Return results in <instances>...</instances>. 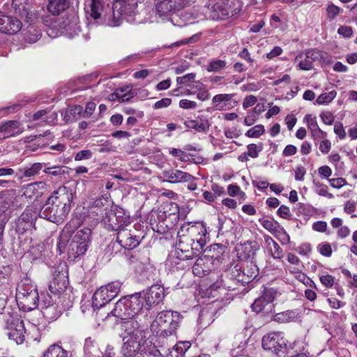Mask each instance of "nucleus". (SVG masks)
Returning a JSON list of instances; mask_svg holds the SVG:
<instances>
[{"instance_id":"nucleus-42","label":"nucleus","mask_w":357,"mask_h":357,"mask_svg":"<svg viewBox=\"0 0 357 357\" xmlns=\"http://www.w3.org/2000/svg\"><path fill=\"white\" fill-rule=\"evenodd\" d=\"M109 210L107 207L91 206L89 210V215L94 220L101 222Z\"/></svg>"},{"instance_id":"nucleus-33","label":"nucleus","mask_w":357,"mask_h":357,"mask_svg":"<svg viewBox=\"0 0 357 357\" xmlns=\"http://www.w3.org/2000/svg\"><path fill=\"white\" fill-rule=\"evenodd\" d=\"M68 7V0H49L47 10L53 15H59Z\"/></svg>"},{"instance_id":"nucleus-47","label":"nucleus","mask_w":357,"mask_h":357,"mask_svg":"<svg viewBox=\"0 0 357 357\" xmlns=\"http://www.w3.org/2000/svg\"><path fill=\"white\" fill-rule=\"evenodd\" d=\"M67 169V167L65 166H53V167H45L43 169V172L47 174V175L52 176H59L61 175H63L67 172L66 169Z\"/></svg>"},{"instance_id":"nucleus-16","label":"nucleus","mask_w":357,"mask_h":357,"mask_svg":"<svg viewBox=\"0 0 357 357\" xmlns=\"http://www.w3.org/2000/svg\"><path fill=\"white\" fill-rule=\"evenodd\" d=\"M47 199L69 213L73 199V195L70 188L63 185L54 190Z\"/></svg>"},{"instance_id":"nucleus-48","label":"nucleus","mask_w":357,"mask_h":357,"mask_svg":"<svg viewBox=\"0 0 357 357\" xmlns=\"http://www.w3.org/2000/svg\"><path fill=\"white\" fill-rule=\"evenodd\" d=\"M336 95L337 92L335 90L322 93L317 97L316 102L319 105L330 103L336 97Z\"/></svg>"},{"instance_id":"nucleus-43","label":"nucleus","mask_w":357,"mask_h":357,"mask_svg":"<svg viewBox=\"0 0 357 357\" xmlns=\"http://www.w3.org/2000/svg\"><path fill=\"white\" fill-rule=\"evenodd\" d=\"M259 222L261 223V225L263 226L264 229L268 230L271 234H275L278 231L280 225L276 220H274L273 219L269 220L260 218L259 220Z\"/></svg>"},{"instance_id":"nucleus-30","label":"nucleus","mask_w":357,"mask_h":357,"mask_svg":"<svg viewBox=\"0 0 357 357\" xmlns=\"http://www.w3.org/2000/svg\"><path fill=\"white\" fill-rule=\"evenodd\" d=\"M141 340H135L133 337H128L124 341L121 352L125 356L132 357L139 349Z\"/></svg>"},{"instance_id":"nucleus-49","label":"nucleus","mask_w":357,"mask_h":357,"mask_svg":"<svg viewBox=\"0 0 357 357\" xmlns=\"http://www.w3.org/2000/svg\"><path fill=\"white\" fill-rule=\"evenodd\" d=\"M326 11L327 18L330 21H332L335 20L341 12H342V9L331 3L327 6Z\"/></svg>"},{"instance_id":"nucleus-58","label":"nucleus","mask_w":357,"mask_h":357,"mask_svg":"<svg viewBox=\"0 0 357 357\" xmlns=\"http://www.w3.org/2000/svg\"><path fill=\"white\" fill-rule=\"evenodd\" d=\"M93 156V153L89 149L82 150L76 153L75 155V161H80L83 160L91 159Z\"/></svg>"},{"instance_id":"nucleus-25","label":"nucleus","mask_w":357,"mask_h":357,"mask_svg":"<svg viewBox=\"0 0 357 357\" xmlns=\"http://www.w3.org/2000/svg\"><path fill=\"white\" fill-rule=\"evenodd\" d=\"M61 33L68 36L69 38H73L80 32L77 17L62 19L58 24Z\"/></svg>"},{"instance_id":"nucleus-39","label":"nucleus","mask_w":357,"mask_h":357,"mask_svg":"<svg viewBox=\"0 0 357 357\" xmlns=\"http://www.w3.org/2000/svg\"><path fill=\"white\" fill-rule=\"evenodd\" d=\"M91 231L89 229L77 230L74 236L73 237L72 240L77 243H82V244L86 245V247L88 248L89 243H91Z\"/></svg>"},{"instance_id":"nucleus-11","label":"nucleus","mask_w":357,"mask_h":357,"mask_svg":"<svg viewBox=\"0 0 357 357\" xmlns=\"http://www.w3.org/2000/svg\"><path fill=\"white\" fill-rule=\"evenodd\" d=\"M121 284L112 282L98 288L93 294L92 305L94 308H100L113 300L119 293Z\"/></svg>"},{"instance_id":"nucleus-14","label":"nucleus","mask_w":357,"mask_h":357,"mask_svg":"<svg viewBox=\"0 0 357 357\" xmlns=\"http://www.w3.org/2000/svg\"><path fill=\"white\" fill-rule=\"evenodd\" d=\"M138 317H132L123 319L122 322V329L124 331L125 335L123 340L128 337H133L135 340H143L146 338V333L148 329V324H139Z\"/></svg>"},{"instance_id":"nucleus-15","label":"nucleus","mask_w":357,"mask_h":357,"mask_svg":"<svg viewBox=\"0 0 357 357\" xmlns=\"http://www.w3.org/2000/svg\"><path fill=\"white\" fill-rule=\"evenodd\" d=\"M177 237V253L179 259L183 260L192 259L202 253L203 249L198 248L195 250V244L192 241L191 242L189 238L178 232Z\"/></svg>"},{"instance_id":"nucleus-2","label":"nucleus","mask_w":357,"mask_h":357,"mask_svg":"<svg viewBox=\"0 0 357 357\" xmlns=\"http://www.w3.org/2000/svg\"><path fill=\"white\" fill-rule=\"evenodd\" d=\"M178 220V205L174 202H168L162 204L157 211L151 214L150 222L155 231L165 234L176 225Z\"/></svg>"},{"instance_id":"nucleus-3","label":"nucleus","mask_w":357,"mask_h":357,"mask_svg":"<svg viewBox=\"0 0 357 357\" xmlns=\"http://www.w3.org/2000/svg\"><path fill=\"white\" fill-rule=\"evenodd\" d=\"M183 318L178 312L162 311L157 314L155 320L151 324L150 329L153 333L158 336L168 337L174 335Z\"/></svg>"},{"instance_id":"nucleus-53","label":"nucleus","mask_w":357,"mask_h":357,"mask_svg":"<svg viewBox=\"0 0 357 357\" xmlns=\"http://www.w3.org/2000/svg\"><path fill=\"white\" fill-rule=\"evenodd\" d=\"M317 250L319 254L325 257H330L332 255L333 250L331 245L328 242H322L317 245Z\"/></svg>"},{"instance_id":"nucleus-20","label":"nucleus","mask_w":357,"mask_h":357,"mask_svg":"<svg viewBox=\"0 0 357 357\" xmlns=\"http://www.w3.org/2000/svg\"><path fill=\"white\" fill-rule=\"evenodd\" d=\"M22 26V22L17 17L0 14V32L15 34Z\"/></svg>"},{"instance_id":"nucleus-46","label":"nucleus","mask_w":357,"mask_h":357,"mask_svg":"<svg viewBox=\"0 0 357 357\" xmlns=\"http://www.w3.org/2000/svg\"><path fill=\"white\" fill-rule=\"evenodd\" d=\"M43 168V164L40 162H36L29 167L24 169L23 174L25 177H32L38 175Z\"/></svg>"},{"instance_id":"nucleus-37","label":"nucleus","mask_w":357,"mask_h":357,"mask_svg":"<svg viewBox=\"0 0 357 357\" xmlns=\"http://www.w3.org/2000/svg\"><path fill=\"white\" fill-rule=\"evenodd\" d=\"M83 114V107L81 105H74L66 110L64 119L67 122H73L81 117Z\"/></svg>"},{"instance_id":"nucleus-63","label":"nucleus","mask_w":357,"mask_h":357,"mask_svg":"<svg viewBox=\"0 0 357 357\" xmlns=\"http://www.w3.org/2000/svg\"><path fill=\"white\" fill-rule=\"evenodd\" d=\"M319 149L323 154H327L331 149V142L329 139L324 138L321 140Z\"/></svg>"},{"instance_id":"nucleus-5","label":"nucleus","mask_w":357,"mask_h":357,"mask_svg":"<svg viewBox=\"0 0 357 357\" xmlns=\"http://www.w3.org/2000/svg\"><path fill=\"white\" fill-rule=\"evenodd\" d=\"M144 303L141 293L125 296L116 303L108 316L112 314L122 321L132 317H138V314L143 308Z\"/></svg>"},{"instance_id":"nucleus-29","label":"nucleus","mask_w":357,"mask_h":357,"mask_svg":"<svg viewBox=\"0 0 357 357\" xmlns=\"http://www.w3.org/2000/svg\"><path fill=\"white\" fill-rule=\"evenodd\" d=\"M101 222L104 224L105 227L110 231H117L118 232L120 229L124 227L119 221V217L116 216V213L111 209L106 213V215Z\"/></svg>"},{"instance_id":"nucleus-57","label":"nucleus","mask_w":357,"mask_h":357,"mask_svg":"<svg viewBox=\"0 0 357 357\" xmlns=\"http://www.w3.org/2000/svg\"><path fill=\"white\" fill-rule=\"evenodd\" d=\"M195 74L193 73H188L182 77H176L177 84H185L188 85L189 83L194 82L195 78Z\"/></svg>"},{"instance_id":"nucleus-19","label":"nucleus","mask_w":357,"mask_h":357,"mask_svg":"<svg viewBox=\"0 0 357 357\" xmlns=\"http://www.w3.org/2000/svg\"><path fill=\"white\" fill-rule=\"evenodd\" d=\"M116 242L125 250L130 251L137 248L141 243L139 236L132 234L125 226L116 233Z\"/></svg>"},{"instance_id":"nucleus-9","label":"nucleus","mask_w":357,"mask_h":357,"mask_svg":"<svg viewBox=\"0 0 357 357\" xmlns=\"http://www.w3.org/2000/svg\"><path fill=\"white\" fill-rule=\"evenodd\" d=\"M178 233L192 241L196 245L195 250L198 248L203 249L206 245L207 230L203 222L184 223L181 226Z\"/></svg>"},{"instance_id":"nucleus-61","label":"nucleus","mask_w":357,"mask_h":357,"mask_svg":"<svg viewBox=\"0 0 357 357\" xmlns=\"http://www.w3.org/2000/svg\"><path fill=\"white\" fill-rule=\"evenodd\" d=\"M311 136L314 141L326 138L327 133L322 130L319 126L310 131Z\"/></svg>"},{"instance_id":"nucleus-21","label":"nucleus","mask_w":357,"mask_h":357,"mask_svg":"<svg viewBox=\"0 0 357 357\" xmlns=\"http://www.w3.org/2000/svg\"><path fill=\"white\" fill-rule=\"evenodd\" d=\"M164 297V288L158 284L152 285L146 290L144 296H142L148 308L160 303L162 301Z\"/></svg>"},{"instance_id":"nucleus-22","label":"nucleus","mask_w":357,"mask_h":357,"mask_svg":"<svg viewBox=\"0 0 357 357\" xmlns=\"http://www.w3.org/2000/svg\"><path fill=\"white\" fill-rule=\"evenodd\" d=\"M233 93H221L213 96L212 103L216 110L225 111L235 107L238 102L233 99Z\"/></svg>"},{"instance_id":"nucleus-52","label":"nucleus","mask_w":357,"mask_h":357,"mask_svg":"<svg viewBox=\"0 0 357 357\" xmlns=\"http://www.w3.org/2000/svg\"><path fill=\"white\" fill-rule=\"evenodd\" d=\"M301 59L298 63V68L303 70H310L313 68V63L306 56L305 59H303V54H300L296 56V60H298Z\"/></svg>"},{"instance_id":"nucleus-55","label":"nucleus","mask_w":357,"mask_h":357,"mask_svg":"<svg viewBox=\"0 0 357 357\" xmlns=\"http://www.w3.org/2000/svg\"><path fill=\"white\" fill-rule=\"evenodd\" d=\"M124 91L123 89H117L114 93L112 94V96L114 98L115 96L116 99H117L119 102H128L131 100L132 96L129 93H123Z\"/></svg>"},{"instance_id":"nucleus-8","label":"nucleus","mask_w":357,"mask_h":357,"mask_svg":"<svg viewBox=\"0 0 357 357\" xmlns=\"http://www.w3.org/2000/svg\"><path fill=\"white\" fill-rule=\"evenodd\" d=\"M5 329L7 330L8 339L17 344H22L25 340L26 330L23 320L18 314L3 313Z\"/></svg>"},{"instance_id":"nucleus-23","label":"nucleus","mask_w":357,"mask_h":357,"mask_svg":"<svg viewBox=\"0 0 357 357\" xmlns=\"http://www.w3.org/2000/svg\"><path fill=\"white\" fill-rule=\"evenodd\" d=\"M18 121L9 120L0 123V139H6L18 135L23 132Z\"/></svg>"},{"instance_id":"nucleus-32","label":"nucleus","mask_w":357,"mask_h":357,"mask_svg":"<svg viewBox=\"0 0 357 357\" xmlns=\"http://www.w3.org/2000/svg\"><path fill=\"white\" fill-rule=\"evenodd\" d=\"M301 312L298 309L288 310L284 312L276 313L273 320L278 323H288L295 321L300 317Z\"/></svg>"},{"instance_id":"nucleus-6","label":"nucleus","mask_w":357,"mask_h":357,"mask_svg":"<svg viewBox=\"0 0 357 357\" xmlns=\"http://www.w3.org/2000/svg\"><path fill=\"white\" fill-rule=\"evenodd\" d=\"M16 301L20 310L29 312L39 306V295L36 286L21 282L16 289Z\"/></svg>"},{"instance_id":"nucleus-35","label":"nucleus","mask_w":357,"mask_h":357,"mask_svg":"<svg viewBox=\"0 0 357 357\" xmlns=\"http://www.w3.org/2000/svg\"><path fill=\"white\" fill-rule=\"evenodd\" d=\"M226 247L222 244L215 243L211 245L207 257L211 259V261H217L222 262L223 259V254L225 252Z\"/></svg>"},{"instance_id":"nucleus-59","label":"nucleus","mask_w":357,"mask_h":357,"mask_svg":"<svg viewBox=\"0 0 357 357\" xmlns=\"http://www.w3.org/2000/svg\"><path fill=\"white\" fill-rule=\"evenodd\" d=\"M304 121L306 123L310 131H312L319 126L317 121V118L315 116H312V114H306L304 117Z\"/></svg>"},{"instance_id":"nucleus-54","label":"nucleus","mask_w":357,"mask_h":357,"mask_svg":"<svg viewBox=\"0 0 357 357\" xmlns=\"http://www.w3.org/2000/svg\"><path fill=\"white\" fill-rule=\"evenodd\" d=\"M273 248L270 249L271 255L275 259H282L284 257V252L282 248L276 242L273 245Z\"/></svg>"},{"instance_id":"nucleus-62","label":"nucleus","mask_w":357,"mask_h":357,"mask_svg":"<svg viewBox=\"0 0 357 357\" xmlns=\"http://www.w3.org/2000/svg\"><path fill=\"white\" fill-rule=\"evenodd\" d=\"M277 214L280 218L286 220H290L291 216L289 208L285 205H282L279 207Z\"/></svg>"},{"instance_id":"nucleus-27","label":"nucleus","mask_w":357,"mask_h":357,"mask_svg":"<svg viewBox=\"0 0 357 357\" xmlns=\"http://www.w3.org/2000/svg\"><path fill=\"white\" fill-rule=\"evenodd\" d=\"M45 183L44 182H35L26 185L23 188V195L27 200L32 202L37 200L43 194Z\"/></svg>"},{"instance_id":"nucleus-36","label":"nucleus","mask_w":357,"mask_h":357,"mask_svg":"<svg viewBox=\"0 0 357 357\" xmlns=\"http://www.w3.org/2000/svg\"><path fill=\"white\" fill-rule=\"evenodd\" d=\"M41 312L43 317L49 321L56 320L61 315V310L56 303L42 307Z\"/></svg>"},{"instance_id":"nucleus-18","label":"nucleus","mask_w":357,"mask_h":357,"mask_svg":"<svg viewBox=\"0 0 357 357\" xmlns=\"http://www.w3.org/2000/svg\"><path fill=\"white\" fill-rule=\"evenodd\" d=\"M189 4L188 0H162L155 5V10L160 17H169Z\"/></svg>"},{"instance_id":"nucleus-40","label":"nucleus","mask_w":357,"mask_h":357,"mask_svg":"<svg viewBox=\"0 0 357 357\" xmlns=\"http://www.w3.org/2000/svg\"><path fill=\"white\" fill-rule=\"evenodd\" d=\"M89 7L91 17L94 20L99 19L101 16V13L103 8V4L102 3V1L90 0Z\"/></svg>"},{"instance_id":"nucleus-10","label":"nucleus","mask_w":357,"mask_h":357,"mask_svg":"<svg viewBox=\"0 0 357 357\" xmlns=\"http://www.w3.org/2000/svg\"><path fill=\"white\" fill-rule=\"evenodd\" d=\"M264 349L271 351L278 357H286L287 340L282 332H271L266 334L261 342Z\"/></svg>"},{"instance_id":"nucleus-13","label":"nucleus","mask_w":357,"mask_h":357,"mask_svg":"<svg viewBox=\"0 0 357 357\" xmlns=\"http://www.w3.org/2000/svg\"><path fill=\"white\" fill-rule=\"evenodd\" d=\"M39 213L36 207L28 206L15 221V231L19 234H24L34 225Z\"/></svg>"},{"instance_id":"nucleus-26","label":"nucleus","mask_w":357,"mask_h":357,"mask_svg":"<svg viewBox=\"0 0 357 357\" xmlns=\"http://www.w3.org/2000/svg\"><path fill=\"white\" fill-rule=\"evenodd\" d=\"M165 181L171 183H187L194 178V176L179 169H171L163 172Z\"/></svg>"},{"instance_id":"nucleus-50","label":"nucleus","mask_w":357,"mask_h":357,"mask_svg":"<svg viewBox=\"0 0 357 357\" xmlns=\"http://www.w3.org/2000/svg\"><path fill=\"white\" fill-rule=\"evenodd\" d=\"M226 61L225 60H213L211 61L208 67H207V71L208 72H218L222 69H224L226 67Z\"/></svg>"},{"instance_id":"nucleus-60","label":"nucleus","mask_w":357,"mask_h":357,"mask_svg":"<svg viewBox=\"0 0 357 357\" xmlns=\"http://www.w3.org/2000/svg\"><path fill=\"white\" fill-rule=\"evenodd\" d=\"M328 182L332 188L337 189L347 185V180L342 177L328 179Z\"/></svg>"},{"instance_id":"nucleus-64","label":"nucleus","mask_w":357,"mask_h":357,"mask_svg":"<svg viewBox=\"0 0 357 357\" xmlns=\"http://www.w3.org/2000/svg\"><path fill=\"white\" fill-rule=\"evenodd\" d=\"M320 117L324 124L331 125L335 120V116L333 113L328 111L323 112L320 114Z\"/></svg>"},{"instance_id":"nucleus-41","label":"nucleus","mask_w":357,"mask_h":357,"mask_svg":"<svg viewBox=\"0 0 357 357\" xmlns=\"http://www.w3.org/2000/svg\"><path fill=\"white\" fill-rule=\"evenodd\" d=\"M179 355L182 357H190V349L192 344L190 341H180L178 342L174 347Z\"/></svg>"},{"instance_id":"nucleus-38","label":"nucleus","mask_w":357,"mask_h":357,"mask_svg":"<svg viewBox=\"0 0 357 357\" xmlns=\"http://www.w3.org/2000/svg\"><path fill=\"white\" fill-rule=\"evenodd\" d=\"M43 357H68V351L61 346L54 344L48 347Z\"/></svg>"},{"instance_id":"nucleus-45","label":"nucleus","mask_w":357,"mask_h":357,"mask_svg":"<svg viewBox=\"0 0 357 357\" xmlns=\"http://www.w3.org/2000/svg\"><path fill=\"white\" fill-rule=\"evenodd\" d=\"M264 132V126L261 124H258L247 130L245 135L249 138H259Z\"/></svg>"},{"instance_id":"nucleus-1","label":"nucleus","mask_w":357,"mask_h":357,"mask_svg":"<svg viewBox=\"0 0 357 357\" xmlns=\"http://www.w3.org/2000/svg\"><path fill=\"white\" fill-rule=\"evenodd\" d=\"M259 274V268L252 261H246L241 266L236 265L231 269L229 279L234 282V285L227 284L224 280L211 284L204 292V296L219 298L221 291L225 289L234 290L238 285H245L251 282Z\"/></svg>"},{"instance_id":"nucleus-24","label":"nucleus","mask_w":357,"mask_h":357,"mask_svg":"<svg viewBox=\"0 0 357 357\" xmlns=\"http://www.w3.org/2000/svg\"><path fill=\"white\" fill-rule=\"evenodd\" d=\"M68 284V275L66 272H56L53 279L49 283L50 291L54 294H59L65 291Z\"/></svg>"},{"instance_id":"nucleus-12","label":"nucleus","mask_w":357,"mask_h":357,"mask_svg":"<svg viewBox=\"0 0 357 357\" xmlns=\"http://www.w3.org/2000/svg\"><path fill=\"white\" fill-rule=\"evenodd\" d=\"M276 295V290L273 288L265 287L259 297L256 298L252 304V310L257 314L267 315L274 309L273 304Z\"/></svg>"},{"instance_id":"nucleus-17","label":"nucleus","mask_w":357,"mask_h":357,"mask_svg":"<svg viewBox=\"0 0 357 357\" xmlns=\"http://www.w3.org/2000/svg\"><path fill=\"white\" fill-rule=\"evenodd\" d=\"M68 213L66 212L58 205L52 204L49 199L39 212V216L50 222L60 224L63 222Z\"/></svg>"},{"instance_id":"nucleus-7","label":"nucleus","mask_w":357,"mask_h":357,"mask_svg":"<svg viewBox=\"0 0 357 357\" xmlns=\"http://www.w3.org/2000/svg\"><path fill=\"white\" fill-rule=\"evenodd\" d=\"M135 9L134 0H114L112 9L103 17L105 25L115 27L121 24L123 17L130 16Z\"/></svg>"},{"instance_id":"nucleus-51","label":"nucleus","mask_w":357,"mask_h":357,"mask_svg":"<svg viewBox=\"0 0 357 357\" xmlns=\"http://www.w3.org/2000/svg\"><path fill=\"white\" fill-rule=\"evenodd\" d=\"M313 183L317 188V192L319 195L326 197L328 199L333 198V195L328 192V187L326 185L315 181H313Z\"/></svg>"},{"instance_id":"nucleus-28","label":"nucleus","mask_w":357,"mask_h":357,"mask_svg":"<svg viewBox=\"0 0 357 357\" xmlns=\"http://www.w3.org/2000/svg\"><path fill=\"white\" fill-rule=\"evenodd\" d=\"M213 268V261L208 257L199 258L192 266V273L199 278L211 273Z\"/></svg>"},{"instance_id":"nucleus-31","label":"nucleus","mask_w":357,"mask_h":357,"mask_svg":"<svg viewBox=\"0 0 357 357\" xmlns=\"http://www.w3.org/2000/svg\"><path fill=\"white\" fill-rule=\"evenodd\" d=\"M184 125L188 128L204 133L207 132L210 127L208 121L203 117H198L195 120H186L184 121Z\"/></svg>"},{"instance_id":"nucleus-34","label":"nucleus","mask_w":357,"mask_h":357,"mask_svg":"<svg viewBox=\"0 0 357 357\" xmlns=\"http://www.w3.org/2000/svg\"><path fill=\"white\" fill-rule=\"evenodd\" d=\"M88 248L86 245L82 244V243H77L73 240L69 244L68 249V255L69 258H77L80 255H84Z\"/></svg>"},{"instance_id":"nucleus-56","label":"nucleus","mask_w":357,"mask_h":357,"mask_svg":"<svg viewBox=\"0 0 357 357\" xmlns=\"http://www.w3.org/2000/svg\"><path fill=\"white\" fill-rule=\"evenodd\" d=\"M319 280L326 288H331L335 284V277L329 274L320 275Z\"/></svg>"},{"instance_id":"nucleus-44","label":"nucleus","mask_w":357,"mask_h":357,"mask_svg":"<svg viewBox=\"0 0 357 357\" xmlns=\"http://www.w3.org/2000/svg\"><path fill=\"white\" fill-rule=\"evenodd\" d=\"M263 143L259 142L258 144L251 143L247 146L246 154L252 158H257L259 157L260 152L263 151Z\"/></svg>"},{"instance_id":"nucleus-4","label":"nucleus","mask_w":357,"mask_h":357,"mask_svg":"<svg viewBox=\"0 0 357 357\" xmlns=\"http://www.w3.org/2000/svg\"><path fill=\"white\" fill-rule=\"evenodd\" d=\"M241 0H209L204 14L213 20H223L240 13Z\"/></svg>"}]
</instances>
